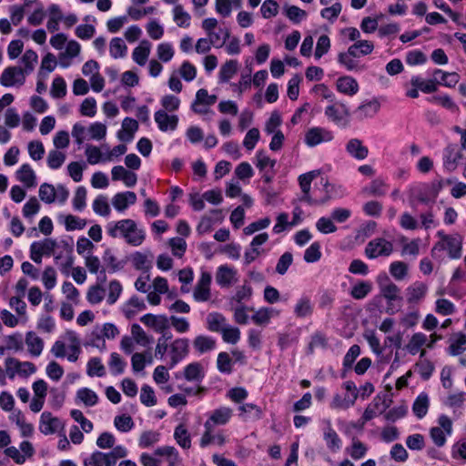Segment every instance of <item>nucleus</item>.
Returning a JSON list of instances; mask_svg holds the SVG:
<instances>
[{
    "label": "nucleus",
    "instance_id": "obj_23",
    "mask_svg": "<svg viewBox=\"0 0 466 466\" xmlns=\"http://www.w3.org/2000/svg\"><path fill=\"white\" fill-rule=\"evenodd\" d=\"M335 86L339 93L349 96H355L360 90L358 81L350 76H339L336 80Z\"/></svg>",
    "mask_w": 466,
    "mask_h": 466
},
{
    "label": "nucleus",
    "instance_id": "obj_61",
    "mask_svg": "<svg viewBox=\"0 0 466 466\" xmlns=\"http://www.w3.org/2000/svg\"><path fill=\"white\" fill-rule=\"evenodd\" d=\"M38 56L36 52L32 49L26 50L21 57V64L24 66V70L27 75L31 74L37 63Z\"/></svg>",
    "mask_w": 466,
    "mask_h": 466
},
{
    "label": "nucleus",
    "instance_id": "obj_56",
    "mask_svg": "<svg viewBox=\"0 0 466 466\" xmlns=\"http://www.w3.org/2000/svg\"><path fill=\"white\" fill-rule=\"evenodd\" d=\"M173 19L179 27L187 28L190 25L191 16L182 5H176L173 8Z\"/></svg>",
    "mask_w": 466,
    "mask_h": 466
},
{
    "label": "nucleus",
    "instance_id": "obj_2",
    "mask_svg": "<svg viewBox=\"0 0 466 466\" xmlns=\"http://www.w3.org/2000/svg\"><path fill=\"white\" fill-rule=\"evenodd\" d=\"M443 187L441 179H434L430 183H423L412 189V198L419 203H434Z\"/></svg>",
    "mask_w": 466,
    "mask_h": 466
},
{
    "label": "nucleus",
    "instance_id": "obj_17",
    "mask_svg": "<svg viewBox=\"0 0 466 466\" xmlns=\"http://www.w3.org/2000/svg\"><path fill=\"white\" fill-rule=\"evenodd\" d=\"M224 219L221 209H212L209 215H204L196 228L198 235H205L212 231L216 223H221Z\"/></svg>",
    "mask_w": 466,
    "mask_h": 466
},
{
    "label": "nucleus",
    "instance_id": "obj_33",
    "mask_svg": "<svg viewBox=\"0 0 466 466\" xmlns=\"http://www.w3.org/2000/svg\"><path fill=\"white\" fill-rule=\"evenodd\" d=\"M432 75L436 78L437 86L441 85L446 87H454L461 78L456 72H446L441 69H435Z\"/></svg>",
    "mask_w": 466,
    "mask_h": 466
},
{
    "label": "nucleus",
    "instance_id": "obj_45",
    "mask_svg": "<svg viewBox=\"0 0 466 466\" xmlns=\"http://www.w3.org/2000/svg\"><path fill=\"white\" fill-rule=\"evenodd\" d=\"M410 84L413 87H417L420 91L425 94H431L437 91L436 78L423 79L420 76H413L410 79Z\"/></svg>",
    "mask_w": 466,
    "mask_h": 466
},
{
    "label": "nucleus",
    "instance_id": "obj_14",
    "mask_svg": "<svg viewBox=\"0 0 466 466\" xmlns=\"http://www.w3.org/2000/svg\"><path fill=\"white\" fill-rule=\"evenodd\" d=\"M189 341L187 339L181 338L175 339L169 346L170 361L168 369H173L188 353Z\"/></svg>",
    "mask_w": 466,
    "mask_h": 466
},
{
    "label": "nucleus",
    "instance_id": "obj_38",
    "mask_svg": "<svg viewBox=\"0 0 466 466\" xmlns=\"http://www.w3.org/2000/svg\"><path fill=\"white\" fill-rule=\"evenodd\" d=\"M140 321L147 327L154 328L156 331L166 329L168 326L167 318L164 315L145 314L140 318Z\"/></svg>",
    "mask_w": 466,
    "mask_h": 466
},
{
    "label": "nucleus",
    "instance_id": "obj_31",
    "mask_svg": "<svg viewBox=\"0 0 466 466\" xmlns=\"http://www.w3.org/2000/svg\"><path fill=\"white\" fill-rule=\"evenodd\" d=\"M154 454L165 457L168 466H179L182 459L178 451L174 446H162L155 450Z\"/></svg>",
    "mask_w": 466,
    "mask_h": 466
},
{
    "label": "nucleus",
    "instance_id": "obj_13",
    "mask_svg": "<svg viewBox=\"0 0 466 466\" xmlns=\"http://www.w3.org/2000/svg\"><path fill=\"white\" fill-rule=\"evenodd\" d=\"M233 417L230 407L220 406L212 410L204 423V428L227 425Z\"/></svg>",
    "mask_w": 466,
    "mask_h": 466
},
{
    "label": "nucleus",
    "instance_id": "obj_11",
    "mask_svg": "<svg viewBox=\"0 0 466 466\" xmlns=\"http://www.w3.org/2000/svg\"><path fill=\"white\" fill-rule=\"evenodd\" d=\"M26 73L19 66H8L0 76V84L4 86H21L25 82Z\"/></svg>",
    "mask_w": 466,
    "mask_h": 466
},
{
    "label": "nucleus",
    "instance_id": "obj_49",
    "mask_svg": "<svg viewBox=\"0 0 466 466\" xmlns=\"http://www.w3.org/2000/svg\"><path fill=\"white\" fill-rule=\"evenodd\" d=\"M350 54L355 56H368L372 53L374 45L372 42L368 40H358L350 47Z\"/></svg>",
    "mask_w": 466,
    "mask_h": 466
},
{
    "label": "nucleus",
    "instance_id": "obj_16",
    "mask_svg": "<svg viewBox=\"0 0 466 466\" xmlns=\"http://www.w3.org/2000/svg\"><path fill=\"white\" fill-rule=\"evenodd\" d=\"M64 423L57 417L53 416L49 411H44L39 420V431L44 435H51L63 430Z\"/></svg>",
    "mask_w": 466,
    "mask_h": 466
},
{
    "label": "nucleus",
    "instance_id": "obj_9",
    "mask_svg": "<svg viewBox=\"0 0 466 466\" xmlns=\"http://www.w3.org/2000/svg\"><path fill=\"white\" fill-rule=\"evenodd\" d=\"M333 138L332 131L321 127H313L305 133L304 143L309 147H314L321 143L330 142Z\"/></svg>",
    "mask_w": 466,
    "mask_h": 466
},
{
    "label": "nucleus",
    "instance_id": "obj_58",
    "mask_svg": "<svg viewBox=\"0 0 466 466\" xmlns=\"http://www.w3.org/2000/svg\"><path fill=\"white\" fill-rule=\"evenodd\" d=\"M92 208L96 214L102 217H108L111 212V208L108 204V198L105 195H98L94 199Z\"/></svg>",
    "mask_w": 466,
    "mask_h": 466
},
{
    "label": "nucleus",
    "instance_id": "obj_50",
    "mask_svg": "<svg viewBox=\"0 0 466 466\" xmlns=\"http://www.w3.org/2000/svg\"><path fill=\"white\" fill-rule=\"evenodd\" d=\"M383 412L382 403L380 400H374L365 409L362 417L360 419V426L362 427L367 421L374 419L379 414Z\"/></svg>",
    "mask_w": 466,
    "mask_h": 466
},
{
    "label": "nucleus",
    "instance_id": "obj_57",
    "mask_svg": "<svg viewBox=\"0 0 466 466\" xmlns=\"http://www.w3.org/2000/svg\"><path fill=\"white\" fill-rule=\"evenodd\" d=\"M466 350V335L463 333H458L451 339L448 351L452 356L461 354Z\"/></svg>",
    "mask_w": 466,
    "mask_h": 466
},
{
    "label": "nucleus",
    "instance_id": "obj_36",
    "mask_svg": "<svg viewBox=\"0 0 466 466\" xmlns=\"http://www.w3.org/2000/svg\"><path fill=\"white\" fill-rule=\"evenodd\" d=\"M363 337L367 340L372 352L380 358V361L385 364L389 363L390 360V356H382V348L380 346V339L375 334V332L373 330L366 331Z\"/></svg>",
    "mask_w": 466,
    "mask_h": 466
},
{
    "label": "nucleus",
    "instance_id": "obj_5",
    "mask_svg": "<svg viewBox=\"0 0 466 466\" xmlns=\"http://www.w3.org/2000/svg\"><path fill=\"white\" fill-rule=\"evenodd\" d=\"M342 388L346 390L344 395L336 393L329 404L332 410H348L354 406L358 396L359 390L356 384L352 380L343 382Z\"/></svg>",
    "mask_w": 466,
    "mask_h": 466
},
{
    "label": "nucleus",
    "instance_id": "obj_48",
    "mask_svg": "<svg viewBox=\"0 0 466 466\" xmlns=\"http://www.w3.org/2000/svg\"><path fill=\"white\" fill-rule=\"evenodd\" d=\"M238 63L237 60H228L220 67L218 79L220 83H228L237 73Z\"/></svg>",
    "mask_w": 466,
    "mask_h": 466
},
{
    "label": "nucleus",
    "instance_id": "obj_46",
    "mask_svg": "<svg viewBox=\"0 0 466 466\" xmlns=\"http://www.w3.org/2000/svg\"><path fill=\"white\" fill-rule=\"evenodd\" d=\"M226 318L218 313L212 312L207 317V328L212 332H220L227 326Z\"/></svg>",
    "mask_w": 466,
    "mask_h": 466
},
{
    "label": "nucleus",
    "instance_id": "obj_64",
    "mask_svg": "<svg viewBox=\"0 0 466 466\" xmlns=\"http://www.w3.org/2000/svg\"><path fill=\"white\" fill-rule=\"evenodd\" d=\"M347 451L353 460L358 461L365 457L368 447L360 441L353 439L351 445L347 448Z\"/></svg>",
    "mask_w": 466,
    "mask_h": 466
},
{
    "label": "nucleus",
    "instance_id": "obj_26",
    "mask_svg": "<svg viewBox=\"0 0 466 466\" xmlns=\"http://www.w3.org/2000/svg\"><path fill=\"white\" fill-rule=\"evenodd\" d=\"M137 202V195L133 191L116 193L112 198V205L118 212H124L130 205Z\"/></svg>",
    "mask_w": 466,
    "mask_h": 466
},
{
    "label": "nucleus",
    "instance_id": "obj_15",
    "mask_svg": "<svg viewBox=\"0 0 466 466\" xmlns=\"http://www.w3.org/2000/svg\"><path fill=\"white\" fill-rule=\"evenodd\" d=\"M462 158L461 150L456 144H450L443 149V167L448 172L454 171Z\"/></svg>",
    "mask_w": 466,
    "mask_h": 466
},
{
    "label": "nucleus",
    "instance_id": "obj_3",
    "mask_svg": "<svg viewBox=\"0 0 466 466\" xmlns=\"http://www.w3.org/2000/svg\"><path fill=\"white\" fill-rule=\"evenodd\" d=\"M218 22L216 18H206L201 23L202 29L206 32L207 36L212 41L215 48H220L225 46L229 39L230 31L227 27H218Z\"/></svg>",
    "mask_w": 466,
    "mask_h": 466
},
{
    "label": "nucleus",
    "instance_id": "obj_7",
    "mask_svg": "<svg viewBox=\"0 0 466 466\" xmlns=\"http://www.w3.org/2000/svg\"><path fill=\"white\" fill-rule=\"evenodd\" d=\"M393 252V244L384 238H376L365 247V255L370 259L379 257H390Z\"/></svg>",
    "mask_w": 466,
    "mask_h": 466
},
{
    "label": "nucleus",
    "instance_id": "obj_22",
    "mask_svg": "<svg viewBox=\"0 0 466 466\" xmlns=\"http://www.w3.org/2000/svg\"><path fill=\"white\" fill-rule=\"evenodd\" d=\"M152 258L153 255L150 251H135L129 257L132 266L143 273H147L152 268Z\"/></svg>",
    "mask_w": 466,
    "mask_h": 466
},
{
    "label": "nucleus",
    "instance_id": "obj_27",
    "mask_svg": "<svg viewBox=\"0 0 466 466\" xmlns=\"http://www.w3.org/2000/svg\"><path fill=\"white\" fill-rule=\"evenodd\" d=\"M428 292L427 284L421 281H415L406 289V299L408 303H418L424 299Z\"/></svg>",
    "mask_w": 466,
    "mask_h": 466
},
{
    "label": "nucleus",
    "instance_id": "obj_6",
    "mask_svg": "<svg viewBox=\"0 0 466 466\" xmlns=\"http://www.w3.org/2000/svg\"><path fill=\"white\" fill-rule=\"evenodd\" d=\"M324 115L329 121L339 127H346L350 116L347 105L338 99L325 107Z\"/></svg>",
    "mask_w": 466,
    "mask_h": 466
},
{
    "label": "nucleus",
    "instance_id": "obj_34",
    "mask_svg": "<svg viewBox=\"0 0 466 466\" xmlns=\"http://www.w3.org/2000/svg\"><path fill=\"white\" fill-rule=\"evenodd\" d=\"M279 311L268 307L259 308L251 316V320L256 325L266 326L270 322L271 318L279 316Z\"/></svg>",
    "mask_w": 466,
    "mask_h": 466
},
{
    "label": "nucleus",
    "instance_id": "obj_4",
    "mask_svg": "<svg viewBox=\"0 0 466 466\" xmlns=\"http://www.w3.org/2000/svg\"><path fill=\"white\" fill-rule=\"evenodd\" d=\"M316 191H323V195L314 197L311 202L314 205H325L332 199H339L346 195V189L338 184L329 183L327 178L322 177L319 182V187H316Z\"/></svg>",
    "mask_w": 466,
    "mask_h": 466
},
{
    "label": "nucleus",
    "instance_id": "obj_39",
    "mask_svg": "<svg viewBox=\"0 0 466 466\" xmlns=\"http://www.w3.org/2000/svg\"><path fill=\"white\" fill-rule=\"evenodd\" d=\"M216 346L217 340L207 335H198L193 341V347L199 354L212 351L216 349Z\"/></svg>",
    "mask_w": 466,
    "mask_h": 466
},
{
    "label": "nucleus",
    "instance_id": "obj_8",
    "mask_svg": "<svg viewBox=\"0 0 466 466\" xmlns=\"http://www.w3.org/2000/svg\"><path fill=\"white\" fill-rule=\"evenodd\" d=\"M445 242H437L432 248L431 253L434 255L438 251L446 250L451 259H457L461 257L462 238L459 234H452L445 238Z\"/></svg>",
    "mask_w": 466,
    "mask_h": 466
},
{
    "label": "nucleus",
    "instance_id": "obj_19",
    "mask_svg": "<svg viewBox=\"0 0 466 466\" xmlns=\"http://www.w3.org/2000/svg\"><path fill=\"white\" fill-rule=\"evenodd\" d=\"M238 281V271L227 264L220 265L216 272V282L221 288H228Z\"/></svg>",
    "mask_w": 466,
    "mask_h": 466
},
{
    "label": "nucleus",
    "instance_id": "obj_41",
    "mask_svg": "<svg viewBox=\"0 0 466 466\" xmlns=\"http://www.w3.org/2000/svg\"><path fill=\"white\" fill-rule=\"evenodd\" d=\"M430 407V399L427 393L421 392L415 399L412 404V411L418 419H422L426 416Z\"/></svg>",
    "mask_w": 466,
    "mask_h": 466
},
{
    "label": "nucleus",
    "instance_id": "obj_51",
    "mask_svg": "<svg viewBox=\"0 0 466 466\" xmlns=\"http://www.w3.org/2000/svg\"><path fill=\"white\" fill-rule=\"evenodd\" d=\"M73 255V241L72 240H56L55 252L53 253L55 262L62 259L63 257Z\"/></svg>",
    "mask_w": 466,
    "mask_h": 466
},
{
    "label": "nucleus",
    "instance_id": "obj_1",
    "mask_svg": "<svg viewBox=\"0 0 466 466\" xmlns=\"http://www.w3.org/2000/svg\"><path fill=\"white\" fill-rule=\"evenodd\" d=\"M106 232L110 238H121L131 247L141 246L147 238L146 229L131 218L108 222Z\"/></svg>",
    "mask_w": 466,
    "mask_h": 466
},
{
    "label": "nucleus",
    "instance_id": "obj_52",
    "mask_svg": "<svg viewBox=\"0 0 466 466\" xmlns=\"http://www.w3.org/2000/svg\"><path fill=\"white\" fill-rule=\"evenodd\" d=\"M76 400L87 407H93L98 402V395L89 388H81L76 391Z\"/></svg>",
    "mask_w": 466,
    "mask_h": 466
},
{
    "label": "nucleus",
    "instance_id": "obj_42",
    "mask_svg": "<svg viewBox=\"0 0 466 466\" xmlns=\"http://www.w3.org/2000/svg\"><path fill=\"white\" fill-rule=\"evenodd\" d=\"M174 439L177 444L183 450H188L191 447V435L187 427L180 423L174 430Z\"/></svg>",
    "mask_w": 466,
    "mask_h": 466
},
{
    "label": "nucleus",
    "instance_id": "obj_60",
    "mask_svg": "<svg viewBox=\"0 0 466 466\" xmlns=\"http://www.w3.org/2000/svg\"><path fill=\"white\" fill-rule=\"evenodd\" d=\"M372 289V284L370 281L361 280L356 283L350 290V295L355 299H363Z\"/></svg>",
    "mask_w": 466,
    "mask_h": 466
},
{
    "label": "nucleus",
    "instance_id": "obj_20",
    "mask_svg": "<svg viewBox=\"0 0 466 466\" xmlns=\"http://www.w3.org/2000/svg\"><path fill=\"white\" fill-rule=\"evenodd\" d=\"M155 122L162 132L174 131L177 127L178 116L169 115L165 110H157L154 115Z\"/></svg>",
    "mask_w": 466,
    "mask_h": 466
},
{
    "label": "nucleus",
    "instance_id": "obj_21",
    "mask_svg": "<svg viewBox=\"0 0 466 466\" xmlns=\"http://www.w3.org/2000/svg\"><path fill=\"white\" fill-rule=\"evenodd\" d=\"M314 312V303L309 295L302 294L294 305L293 313L298 319H308Z\"/></svg>",
    "mask_w": 466,
    "mask_h": 466
},
{
    "label": "nucleus",
    "instance_id": "obj_54",
    "mask_svg": "<svg viewBox=\"0 0 466 466\" xmlns=\"http://www.w3.org/2000/svg\"><path fill=\"white\" fill-rule=\"evenodd\" d=\"M380 107V104L377 100L373 99L360 105L357 108V113L361 118L372 117L379 112Z\"/></svg>",
    "mask_w": 466,
    "mask_h": 466
},
{
    "label": "nucleus",
    "instance_id": "obj_30",
    "mask_svg": "<svg viewBox=\"0 0 466 466\" xmlns=\"http://www.w3.org/2000/svg\"><path fill=\"white\" fill-rule=\"evenodd\" d=\"M151 43L144 39L140 41L139 45L134 48L132 52V59L136 64L140 66H143L147 64L148 56L151 52Z\"/></svg>",
    "mask_w": 466,
    "mask_h": 466
},
{
    "label": "nucleus",
    "instance_id": "obj_12",
    "mask_svg": "<svg viewBox=\"0 0 466 466\" xmlns=\"http://www.w3.org/2000/svg\"><path fill=\"white\" fill-rule=\"evenodd\" d=\"M380 292L381 296L387 300V310L389 314H393L398 309L393 308L394 301H400V288L391 281H387L384 284L380 285Z\"/></svg>",
    "mask_w": 466,
    "mask_h": 466
},
{
    "label": "nucleus",
    "instance_id": "obj_35",
    "mask_svg": "<svg viewBox=\"0 0 466 466\" xmlns=\"http://www.w3.org/2000/svg\"><path fill=\"white\" fill-rule=\"evenodd\" d=\"M238 416L246 420L249 418L258 420L263 417L262 409L254 403H241L238 408Z\"/></svg>",
    "mask_w": 466,
    "mask_h": 466
},
{
    "label": "nucleus",
    "instance_id": "obj_25",
    "mask_svg": "<svg viewBox=\"0 0 466 466\" xmlns=\"http://www.w3.org/2000/svg\"><path fill=\"white\" fill-rule=\"evenodd\" d=\"M345 150L356 160H364L369 155V148L359 138H350L345 146Z\"/></svg>",
    "mask_w": 466,
    "mask_h": 466
},
{
    "label": "nucleus",
    "instance_id": "obj_37",
    "mask_svg": "<svg viewBox=\"0 0 466 466\" xmlns=\"http://www.w3.org/2000/svg\"><path fill=\"white\" fill-rule=\"evenodd\" d=\"M16 178L26 187L36 186V176L29 164H23L16 171Z\"/></svg>",
    "mask_w": 466,
    "mask_h": 466
},
{
    "label": "nucleus",
    "instance_id": "obj_28",
    "mask_svg": "<svg viewBox=\"0 0 466 466\" xmlns=\"http://www.w3.org/2000/svg\"><path fill=\"white\" fill-rule=\"evenodd\" d=\"M25 344L27 347L28 353L34 357H39L44 350V340L34 331L25 333Z\"/></svg>",
    "mask_w": 466,
    "mask_h": 466
},
{
    "label": "nucleus",
    "instance_id": "obj_29",
    "mask_svg": "<svg viewBox=\"0 0 466 466\" xmlns=\"http://www.w3.org/2000/svg\"><path fill=\"white\" fill-rule=\"evenodd\" d=\"M137 129V121L131 117H126L122 122L121 129L117 132V137L123 142H131Z\"/></svg>",
    "mask_w": 466,
    "mask_h": 466
},
{
    "label": "nucleus",
    "instance_id": "obj_43",
    "mask_svg": "<svg viewBox=\"0 0 466 466\" xmlns=\"http://www.w3.org/2000/svg\"><path fill=\"white\" fill-rule=\"evenodd\" d=\"M426 351L421 350L420 360L415 365V370L423 380H429L434 371V365L431 360L424 359Z\"/></svg>",
    "mask_w": 466,
    "mask_h": 466
},
{
    "label": "nucleus",
    "instance_id": "obj_10",
    "mask_svg": "<svg viewBox=\"0 0 466 466\" xmlns=\"http://www.w3.org/2000/svg\"><path fill=\"white\" fill-rule=\"evenodd\" d=\"M212 276L209 272L202 270L200 277L194 288L193 298L197 302H206L211 298Z\"/></svg>",
    "mask_w": 466,
    "mask_h": 466
},
{
    "label": "nucleus",
    "instance_id": "obj_47",
    "mask_svg": "<svg viewBox=\"0 0 466 466\" xmlns=\"http://www.w3.org/2000/svg\"><path fill=\"white\" fill-rule=\"evenodd\" d=\"M109 53L114 59L124 58L127 54V46L121 37H114L109 43Z\"/></svg>",
    "mask_w": 466,
    "mask_h": 466
},
{
    "label": "nucleus",
    "instance_id": "obj_55",
    "mask_svg": "<svg viewBox=\"0 0 466 466\" xmlns=\"http://www.w3.org/2000/svg\"><path fill=\"white\" fill-rule=\"evenodd\" d=\"M108 368L112 375L118 376L124 373L127 362L116 352H112L108 360Z\"/></svg>",
    "mask_w": 466,
    "mask_h": 466
},
{
    "label": "nucleus",
    "instance_id": "obj_62",
    "mask_svg": "<svg viewBox=\"0 0 466 466\" xmlns=\"http://www.w3.org/2000/svg\"><path fill=\"white\" fill-rule=\"evenodd\" d=\"M83 466H107V458L105 452L95 451L83 460Z\"/></svg>",
    "mask_w": 466,
    "mask_h": 466
},
{
    "label": "nucleus",
    "instance_id": "obj_18",
    "mask_svg": "<svg viewBox=\"0 0 466 466\" xmlns=\"http://www.w3.org/2000/svg\"><path fill=\"white\" fill-rule=\"evenodd\" d=\"M227 438L223 433V431H214V427L204 428V432L199 440V446L201 448H207L209 445H217L222 447L226 444Z\"/></svg>",
    "mask_w": 466,
    "mask_h": 466
},
{
    "label": "nucleus",
    "instance_id": "obj_32",
    "mask_svg": "<svg viewBox=\"0 0 466 466\" xmlns=\"http://www.w3.org/2000/svg\"><path fill=\"white\" fill-rule=\"evenodd\" d=\"M428 342V336L422 332H415L410 338L408 343L405 345L404 350L410 355L420 354L423 350L422 347Z\"/></svg>",
    "mask_w": 466,
    "mask_h": 466
},
{
    "label": "nucleus",
    "instance_id": "obj_24",
    "mask_svg": "<svg viewBox=\"0 0 466 466\" xmlns=\"http://www.w3.org/2000/svg\"><path fill=\"white\" fill-rule=\"evenodd\" d=\"M319 174V170H313L304 173L299 177V183L303 193L301 200L307 202L309 205H314L311 201L314 197L310 195V187L312 180Z\"/></svg>",
    "mask_w": 466,
    "mask_h": 466
},
{
    "label": "nucleus",
    "instance_id": "obj_44",
    "mask_svg": "<svg viewBox=\"0 0 466 466\" xmlns=\"http://www.w3.org/2000/svg\"><path fill=\"white\" fill-rule=\"evenodd\" d=\"M184 377L188 381L200 382L205 377L202 365L198 362L187 365L184 369Z\"/></svg>",
    "mask_w": 466,
    "mask_h": 466
},
{
    "label": "nucleus",
    "instance_id": "obj_40",
    "mask_svg": "<svg viewBox=\"0 0 466 466\" xmlns=\"http://www.w3.org/2000/svg\"><path fill=\"white\" fill-rule=\"evenodd\" d=\"M324 441H326L327 447L331 451H338L341 448V440L338 433L331 426L330 420H327V427L324 430L323 435Z\"/></svg>",
    "mask_w": 466,
    "mask_h": 466
},
{
    "label": "nucleus",
    "instance_id": "obj_63",
    "mask_svg": "<svg viewBox=\"0 0 466 466\" xmlns=\"http://www.w3.org/2000/svg\"><path fill=\"white\" fill-rule=\"evenodd\" d=\"M66 156L64 152L56 149L50 150L47 155V166L51 169H58L66 161Z\"/></svg>",
    "mask_w": 466,
    "mask_h": 466
},
{
    "label": "nucleus",
    "instance_id": "obj_59",
    "mask_svg": "<svg viewBox=\"0 0 466 466\" xmlns=\"http://www.w3.org/2000/svg\"><path fill=\"white\" fill-rule=\"evenodd\" d=\"M86 374L89 377H104L106 375V368L100 358H91L86 364Z\"/></svg>",
    "mask_w": 466,
    "mask_h": 466
},
{
    "label": "nucleus",
    "instance_id": "obj_53",
    "mask_svg": "<svg viewBox=\"0 0 466 466\" xmlns=\"http://www.w3.org/2000/svg\"><path fill=\"white\" fill-rule=\"evenodd\" d=\"M175 56V48L170 42H162L157 46V56L162 63L170 62Z\"/></svg>",
    "mask_w": 466,
    "mask_h": 466
}]
</instances>
